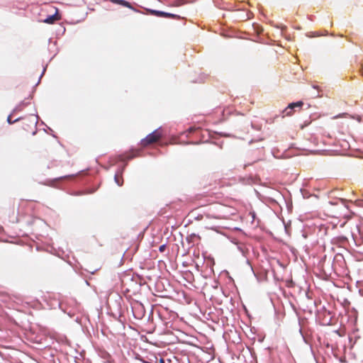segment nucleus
I'll list each match as a JSON object with an SVG mask.
<instances>
[{"instance_id": "obj_1", "label": "nucleus", "mask_w": 363, "mask_h": 363, "mask_svg": "<svg viewBox=\"0 0 363 363\" xmlns=\"http://www.w3.org/2000/svg\"><path fill=\"white\" fill-rule=\"evenodd\" d=\"M37 117L32 115L28 118L22 119L21 127L26 134L34 135L37 131Z\"/></svg>"}, {"instance_id": "obj_2", "label": "nucleus", "mask_w": 363, "mask_h": 363, "mask_svg": "<svg viewBox=\"0 0 363 363\" xmlns=\"http://www.w3.org/2000/svg\"><path fill=\"white\" fill-rule=\"evenodd\" d=\"M162 136V131L155 130L152 133L147 135L144 139L141 140V145L146 147L150 145L157 143Z\"/></svg>"}, {"instance_id": "obj_3", "label": "nucleus", "mask_w": 363, "mask_h": 363, "mask_svg": "<svg viewBox=\"0 0 363 363\" xmlns=\"http://www.w3.org/2000/svg\"><path fill=\"white\" fill-rule=\"evenodd\" d=\"M150 13L152 15L158 16V17H163V18H170L173 19L179 20L180 19V16L177 14L167 13L164 11H157V10H150Z\"/></svg>"}, {"instance_id": "obj_4", "label": "nucleus", "mask_w": 363, "mask_h": 363, "mask_svg": "<svg viewBox=\"0 0 363 363\" xmlns=\"http://www.w3.org/2000/svg\"><path fill=\"white\" fill-rule=\"evenodd\" d=\"M112 3H114V4H119V5H121L123 6H125V7H127V8H129V9H133V6H131V4L125 1V0H110Z\"/></svg>"}, {"instance_id": "obj_5", "label": "nucleus", "mask_w": 363, "mask_h": 363, "mask_svg": "<svg viewBox=\"0 0 363 363\" xmlns=\"http://www.w3.org/2000/svg\"><path fill=\"white\" fill-rule=\"evenodd\" d=\"M57 20H59V17L57 16V14H55V15L48 16L47 18H45L43 21V22L48 23V24H52V23H54Z\"/></svg>"}, {"instance_id": "obj_6", "label": "nucleus", "mask_w": 363, "mask_h": 363, "mask_svg": "<svg viewBox=\"0 0 363 363\" xmlns=\"http://www.w3.org/2000/svg\"><path fill=\"white\" fill-rule=\"evenodd\" d=\"M303 104V103L300 101H297L296 103H291L289 106V108L294 109L295 108H301Z\"/></svg>"}, {"instance_id": "obj_7", "label": "nucleus", "mask_w": 363, "mask_h": 363, "mask_svg": "<svg viewBox=\"0 0 363 363\" xmlns=\"http://www.w3.org/2000/svg\"><path fill=\"white\" fill-rule=\"evenodd\" d=\"M114 179H115L116 183L118 186H121L123 184V178L121 177V176H120L118 174H116L114 177Z\"/></svg>"}, {"instance_id": "obj_8", "label": "nucleus", "mask_w": 363, "mask_h": 363, "mask_svg": "<svg viewBox=\"0 0 363 363\" xmlns=\"http://www.w3.org/2000/svg\"><path fill=\"white\" fill-rule=\"evenodd\" d=\"M293 110L292 108H289V106H288L284 111H283V113L286 116H290L293 114Z\"/></svg>"}, {"instance_id": "obj_9", "label": "nucleus", "mask_w": 363, "mask_h": 363, "mask_svg": "<svg viewBox=\"0 0 363 363\" xmlns=\"http://www.w3.org/2000/svg\"><path fill=\"white\" fill-rule=\"evenodd\" d=\"M165 249H166L165 245H162L160 246V247H159V250L162 252H164L165 250Z\"/></svg>"}, {"instance_id": "obj_10", "label": "nucleus", "mask_w": 363, "mask_h": 363, "mask_svg": "<svg viewBox=\"0 0 363 363\" xmlns=\"http://www.w3.org/2000/svg\"><path fill=\"white\" fill-rule=\"evenodd\" d=\"M135 157V154H133V153H130V154H129V155L127 156V159H128V160H131V159H133V157Z\"/></svg>"}, {"instance_id": "obj_11", "label": "nucleus", "mask_w": 363, "mask_h": 363, "mask_svg": "<svg viewBox=\"0 0 363 363\" xmlns=\"http://www.w3.org/2000/svg\"><path fill=\"white\" fill-rule=\"evenodd\" d=\"M7 121H8V122H9V123H11H11H13L14 122V121H11V116H9L8 117Z\"/></svg>"}, {"instance_id": "obj_12", "label": "nucleus", "mask_w": 363, "mask_h": 363, "mask_svg": "<svg viewBox=\"0 0 363 363\" xmlns=\"http://www.w3.org/2000/svg\"><path fill=\"white\" fill-rule=\"evenodd\" d=\"M72 176H65L63 178H69V177H72Z\"/></svg>"}, {"instance_id": "obj_13", "label": "nucleus", "mask_w": 363, "mask_h": 363, "mask_svg": "<svg viewBox=\"0 0 363 363\" xmlns=\"http://www.w3.org/2000/svg\"><path fill=\"white\" fill-rule=\"evenodd\" d=\"M160 362H161V363H163L164 362L163 359H160Z\"/></svg>"}]
</instances>
